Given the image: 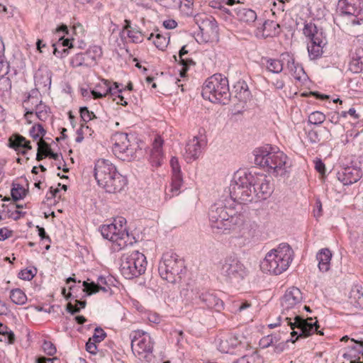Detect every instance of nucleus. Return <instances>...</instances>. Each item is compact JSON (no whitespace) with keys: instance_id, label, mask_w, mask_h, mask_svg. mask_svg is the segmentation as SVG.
<instances>
[{"instance_id":"nucleus-23","label":"nucleus","mask_w":363,"mask_h":363,"mask_svg":"<svg viewBox=\"0 0 363 363\" xmlns=\"http://www.w3.org/2000/svg\"><path fill=\"white\" fill-rule=\"evenodd\" d=\"M9 146L23 155L26 154L27 150H31L32 148L30 142L19 134L12 135L9 138Z\"/></svg>"},{"instance_id":"nucleus-29","label":"nucleus","mask_w":363,"mask_h":363,"mask_svg":"<svg viewBox=\"0 0 363 363\" xmlns=\"http://www.w3.org/2000/svg\"><path fill=\"white\" fill-rule=\"evenodd\" d=\"M199 298L201 302L209 308H214L217 311H220L223 308V301L212 294L208 292L203 293Z\"/></svg>"},{"instance_id":"nucleus-46","label":"nucleus","mask_w":363,"mask_h":363,"mask_svg":"<svg viewBox=\"0 0 363 363\" xmlns=\"http://www.w3.org/2000/svg\"><path fill=\"white\" fill-rule=\"evenodd\" d=\"M11 194L12 199H13V202L22 199L26 196L25 189L21 186L19 184H17L16 186L13 187L11 191Z\"/></svg>"},{"instance_id":"nucleus-41","label":"nucleus","mask_w":363,"mask_h":363,"mask_svg":"<svg viewBox=\"0 0 363 363\" xmlns=\"http://www.w3.org/2000/svg\"><path fill=\"white\" fill-rule=\"evenodd\" d=\"M10 298L12 302L18 305H23L27 301L26 295L19 289H12L11 291Z\"/></svg>"},{"instance_id":"nucleus-60","label":"nucleus","mask_w":363,"mask_h":363,"mask_svg":"<svg viewBox=\"0 0 363 363\" xmlns=\"http://www.w3.org/2000/svg\"><path fill=\"white\" fill-rule=\"evenodd\" d=\"M114 86H112L110 85V91H108V94H110L113 99V98H116L117 99V95H120L122 94V91H123V89H119V86L118 84V83H114Z\"/></svg>"},{"instance_id":"nucleus-39","label":"nucleus","mask_w":363,"mask_h":363,"mask_svg":"<svg viewBox=\"0 0 363 363\" xmlns=\"http://www.w3.org/2000/svg\"><path fill=\"white\" fill-rule=\"evenodd\" d=\"M235 97L240 101L245 102L250 98V91L244 83L238 84L235 86Z\"/></svg>"},{"instance_id":"nucleus-4","label":"nucleus","mask_w":363,"mask_h":363,"mask_svg":"<svg viewBox=\"0 0 363 363\" xmlns=\"http://www.w3.org/2000/svg\"><path fill=\"white\" fill-rule=\"evenodd\" d=\"M294 258V251L288 244H281L267 253L260 267L265 273L281 274L290 266Z\"/></svg>"},{"instance_id":"nucleus-61","label":"nucleus","mask_w":363,"mask_h":363,"mask_svg":"<svg viewBox=\"0 0 363 363\" xmlns=\"http://www.w3.org/2000/svg\"><path fill=\"white\" fill-rule=\"evenodd\" d=\"M86 350L91 354H95L97 352L96 342L89 338L86 344Z\"/></svg>"},{"instance_id":"nucleus-62","label":"nucleus","mask_w":363,"mask_h":363,"mask_svg":"<svg viewBox=\"0 0 363 363\" xmlns=\"http://www.w3.org/2000/svg\"><path fill=\"white\" fill-rule=\"evenodd\" d=\"M162 145L163 140H162V138L160 137L156 138L153 143L152 151L162 152Z\"/></svg>"},{"instance_id":"nucleus-56","label":"nucleus","mask_w":363,"mask_h":363,"mask_svg":"<svg viewBox=\"0 0 363 363\" xmlns=\"http://www.w3.org/2000/svg\"><path fill=\"white\" fill-rule=\"evenodd\" d=\"M43 350L48 355H53L56 352V348L55 345L49 341H45L43 345Z\"/></svg>"},{"instance_id":"nucleus-15","label":"nucleus","mask_w":363,"mask_h":363,"mask_svg":"<svg viewBox=\"0 0 363 363\" xmlns=\"http://www.w3.org/2000/svg\"><path fill=\"white\" fill-rule=\"evenodd\" d=\"M194 21L206 42L218 41V26L213 17L205 13H199L194 16Z\"/></svg>"},{"instance_id":"nucleus-59","label":"nucleus","mask_w":363,"mask_h":363,"mask_svg":"<svg viewBox=\"0 0 363 363\" xmlns=\"http://www.w3.org/2000/svg\"><path fill=\"white\" fill-rule=\"evenodd\" d=\"M114 86H112L110 85V91H108V94H110L113 99V98H116L117 99V95H120L122 94V91H123V89H119V86L118 84V83H114Z\"/></svg>"},{"instance_id":"nucleus-20","label":"nucleus","mask_w":363,"mask_h":363,"mask_svg":"<svg viewBox=\"0 0 363 363\" xmlns=\"http://www.w3.org/2000/svg\"><path fill=\"white\" fill-rule=\"evenodd\" d=\"M34 80L38 89H50L51 85L50 70L46 66H40L35 74Z\"/></svg>"},{"instance_id":"nucleus-45","label":"nucleus","mask_w":363,"mask_h":363,"mask_svg":"<svg viewBox=\"0 0 363 363\" xmlns=\"http://www.w3.org/2000/svg\"><path fill=\"white\" fill-rule=\"evenodd\" d=\"M45 134V130L40 124L35 125L30 130V135L35 140L42 139L41 138Z\"/></svg>"},{"instance_id":"nucleus-3","label":"nucleus","mask_w":363,"mask_h":363,"mask_svg":"<svg viewBox=\"0 0 363 363\" xmlns=\"http://www.w3.org/2000/svg\"><path fill=\"white\" fill-rule=\"evenodd\" d=\"M94 177L100 186L111 194L120 192L127 184L126 178L117 171L109 160L105 159L96 162Z\"/></svg>"},{"instance_id":"nucleus-14","label":"nucleus","mask_w":363,"mask_h":363,"mask_svg":"<svg viewBox=\"0 0 363 363\" xmlns=\"http://www.w3.org/2000/svg\"><path fill=\"white\" fill-rule=\"evenodd\" d=\"M303 296L299 289L291 287L286 291L281 299L282 315H289L295 318L298 315L299 308L302 305Z\"/></svg>"},{"instance_id":"nucleus-31","label":"nucleus","mask_w":363,"mask_h":363,"mask_svg":"<svg viewBox=\"0 0 363 363\" xmlns=\"http://www.w3.org/2000/svg\"><path fill=\"white\" fill-rule=\"evenodd\" d=\"M350 300L355 308L363 309V291L361 286H355L352 289Z\"/></svg>"},{"instance_id":"nucleus-5","label":"nucleus","mask_w":363,"mask_h":363,"mask_svg":"<svg viewBox=\"0 0 363 363\" xmlns=\"http://www.w3.org/2000/svg\"><path fill=\"white\" fill-rule=\"evenodd\" d=\"M208 217L211 228L220 231L230 230L242 221L240 215H237L233 208H228L221 201L211 206Z\"/></svg>"},{"instance_id":"nucleus-63","label":"nucleus","mask_w":363,"mask_h":363,"mask_svg":"<svg viewBox=\"0 0 363 363\" xmlns=\"http://www.w3.org/2000/svg\"><path fill=\"white\" fill-rule=\"evenodd\" d=\"M12 235V231L4 228L0 229V240H5L10 238Z\"/></svg>"},{"instance_id":"nucleus-42","label":"nucleus","mask_w":363,"mask_h":363,"mask_svg":"<svg viewBox=\"0 0 363 363\" xmlns=\"http://www.w3.org/2000/svg\"><path fill=\"white\" fill-rule=\"evenodd\" d=\"M279 340L280 338L277 335H268L260 339L259 346L262 349H266L270 346L275 345Z\"/></svg>"},{"instance_id":"nucleus-27","label":"nucleus","mask_w":363,"mask_h":363,"mask_svg":"<svg viewBox=\"0 0 363 363\" xmlns=\"http://www.w3.org/2000/svg\"><path fill=\"white\" fill-rule=\"evenodd\" d=\"M316 259L318 261V266L320 271L326 272L330 269L332 252L329 249L323 248L319 250L316 255Z\"/></svg>"},{"instance_id":"nucleus-13","label":"nucleus","mask_w":363,"mask_h":363,"mask_svg":"<svg viewBox=\"0 0 363 363\" xmlns=\"http://www.w3.org/2000/svg\"><path fill=\"white\" fill-rule=\"evenodd\" d=\"M131 348L133 354L139 359H147L152 355L153 342L150 335L143 330H135L130 334Z\"/></svg>"},{"instance_id":"nucleus-16","label":"nucleus","mask_w":363,"mask_h":363,"mask_svg":"<svg viewBox=\"0 0 363 363\" xmlns=\"http://www.w3.org/2000/svg\"><path fill=\"white\" fill-rule=\"evenodd\" d=\"M113 152L121 160H130L135 153V144H131L126 133H116L113 137Z\"/></svg>"},{"instance_id":"nucleus-28","label":"nucleus","mask_w":363,"mask_h":363,"mask_svg":"<svg viewBox=\"0 0 363 363\" xmlns=\"http://www.w3.org/2000/svg\"><path fill=\"white\" fill-rule=\"evenodd\" d=\"M242 344L238 335H232L225 340H222L219 345V350L223 353H231L232 350Z\"/></svg>"},{"instance_id":"nucleus-48","label":"nucleus","mask_w":363,"mask_h":363,"mask_svg":"<svg viewBox=\"0 0 363 363\" xmlns=\"http://www.w3.org/2000/svg\"><path fill=\"white\" fill-rule=\"evenodd\" d=\"M34 112L36 117L40 121H45L49 116L45 106H43L41 102L36 106Z\"/></svg>"},{"instance_id":"nucleus-26","label":"nucleus","mask_w":363,"mask_h":363,"mask_svg":"<svg viewBox=\"0 0 363 363\" xmlns=\"http://www.w3.org/2000/svg\"><path fill=\"white\" fill-rule=\"evenodd\" d=\"M239 228V234L242 238L245 239L252 238L257 233L258 225L250 220L242 221L238 225Z\"/></svg>"},{"instance_id":"nucleus-35","label":"nucleus","mask_w":363,"mask_h":363,"mask_svg":"<svg viewBox=\"0 0 363 363\" xmlns=\"http://www.w3.org/2000/svg\"><path fill=\"white\" fill-rule=\"evenodd\" d=\"M148 40H152L155 45L161 50H164L169 43V38L160 33H157L156 35L152 33Z\"/></svg>"},{"instance_id":"nucleus-24","label":"nucleus","mask_w":363,"mask_h":363,"mask_svg":"<svg viewBox=\"0 0 363 363\" xmlns=\"http://www.w3.org/2000/svg\"><path fill=\"white\" fill-rule=\"evenodd\" d=\"M349 69L353 73H359L363 70L362 48H356L351 51Z\"/></svg>"},{"instance_id":"nucleus-12","label":"nucleus","mask_w":363,"mask_h":363,"mask_svg":"<svg viewBox=\"0 0 363 363\" xmlns=\"http://www.w3.org/2000/svg\"><path fill=\"white\" fill-rule=\"evenodd\" d=\"M304 35L310 40L308 45V52L311 60H315L321 57L323 48L326 44L325 38L322 31L319 30L315 24L307 23L303 28Z\"/></svg>"},{"instance_id":"nucleus-8","label":"nucleus","mask_w":363,"mask_h":363,"mask_svg":"<svg viewBox=\"0 0 363 363\" xmlns=\"http://www.w3.org/2000/svg\"><path fill=\"white\" fill-rule=\"evenodd\" d=\"M102 236L117 247L116 250H120L131 243L126 227V220L123 217L115 218L113 222L101 227Z\"/></svg>"},{"instance_id":"nucleus-52","label":"nucleus","mask_w":363,"mask_h":363,"mask_svg":"<svg viewBox=\"0 0 363 363\" xmlns=\"http://www.w3.org/2000/svg\"><path fill=\"white\" fill-rule=\"evenodd\" d=\"M0 334L8 336V342L9 344H12L14 342V333L11 330H9V328L6 325H4L2 323H0Z\"/></svg>"},{"instance_id":"nucleus-44","label":"nucleus","mask_w":363,"mask_h":363,"mask_svg":"<svg viewBox=\"0 0 363 363\" xmlns=\"http://www.w3.org/2000/svg\"><path fill=\"white\" fill-rule=\"evenodd\" d=\"M257 358H259V355L256 350H253L251 354L242 355L240 359L233 363H255Z\"/></svg>"},{"instance_id":"nucleus-54","label":"nucleus","mask_w":363,"mask_h":363,"mask_svg":"<svg viewBox=\"0 0 363 363\" xmlns=\"http://www.w3.org/2000/svg\"><path fill=\"white\" fill-rule=\"evenodd\" d=\"M170 166L172 167V174H182L179 160L176 157H172L170 160Z\"/></svg>"},{"instance_id":"nucleus-37","label":"nucleus","mask_w":363,"mask_h":363,"mask_svg":"<svg viewBox=\"0 0 363 363\" xmlns=\"http://www.w3.org/2000/svg\"><path fill=\"white\" fill-rule=\"evenodd\" d=\"M266 67L272 73H280L283 70V64L281 60L272 58H265Z\"/></svg>"},{"instance_id":"nucleus-50","label":"nucleus","mask_w":363,"mask_h":363,"mask_svg":"<svg viewBox=\"0 0 363 363\" xmlns=\"http://www.w3.org/2000/svg\"><path fill=\"white\" fill-rule=\"evenodd\" d=\"M85 306H86V302L85 301H82L76 300V304L75 305H73L71 303H69L67 305V310L69 313L73 314V313L79 312V310L81 308H84L85 307Z\"/></svg>"},{"instance_id":"nucleus-22","label":"nucleus","mask_w":363,"mask_h":363,"mask_svg":"<svg viewBox=\"0 0 363 363\" xmlns=\"http://www.w3.org/2000/svg\"><path fill=\"white\" fill-rule=\"evenodd\" d=\"M201 154V143L199 138L195 136L186 144L184 157L187 162L197 159Z\"/></svg>"},{"instance_id":"nucleus-57","label":"nucleus","mask_w":363,"mask_h":363,"mask_svg":"<svg viewBox=\"0 0 363 363\" xmlns=\"http://www.w3.org/2000/svg\"><path fill=\"white\" fill-rule=\"evenodd\" d=\"M252 306V304L248 301H244L240 303L236 304L237 308L234 311L235 313H240L249 308H250Z\"/></svg>"},{"instance_id":"nucleus-36","label":"nucleus","mask_w":363,"mask_h":363,"mask_svg":"<svg viewBox=\"0 0 363 363\" xmlns=\"http://www.w3.org/2000/svg\"><path fill=\"white\" fill-rule=\"evenodd\" d=\"M20 208H21V206L17 205L16 202H11L6 210L8 217L16 220L23 216L26 214V212L20 211Z\"/></svg>"},{"instance_id":"nucleus-40","label":"nucleus","mask_w":363,"mask_h":363,"mask_svg":"<svg viewBox=\"0 0 363 363\" xmlns=\"http://www.w3.org/2000/svg\"><path fill=\"white\" fill-rule=\"evenodd\" d=\"M84 291H86L88 295L95 294L99 291L108 292L111 289L108 286H101L96 284L94 282L88 283L87 281L83 282Z\"/></svg>"},{"instance_id":"nucleus-49","label":"nucleus","mask_w":363,"mask_h":363,"mask_svg":"<svg viewBox=\"0 0 363 363\" xmlns=\"http://www.w3.org/2000/svg\"><path fill=\"white\" fill-rule=\"evenodd\" d=\"M36 269H25L21 270L18 274V277L21 279L30 281L31 280L34 276L35 275Z\"/></svg>"},{"instance_id":"nucleus-10","label":"nucleus","mask_w":363,"mask_h":363,"mask_svg":"<svg viewBox=\"0 0 363 363\" xmlns=\"http://www.w3.org/2000/svg\"><path fill=\"white\" fill-rule=\"evenodd\" d=\"M278 326L289 327L291 335L292 337L297 335L298 332L295 331V328L300 330L299 337H308L313 331L312 325L307 323V320L301 318L299 315H296L295 318L289 317L288 315H282L278 316L274 323L268 325L271 329L275 328Z\"/></svg>"},{"instance_id":"nucleus-53","label":"nucleus","mask_w":363,"mask_h":363,"mask_svg":"<svg viewBox=\"0 0 363 363\" xmlns=\"http://www.w3.org/2000/svg\"><path fill=\"white\" fill-rule=\"evenodd\" d=\"M80 116L84 122H88L95 118V115L92 111H89L86 107H81Z\"/></svg>"},{"instance_id":"nucleus-38","label":"nucleus","mask_w":363,"mask_h":363,"mask_svg":"<svg viewBox=\"0 0 363 363\" xmlns=\"http://www.w3.org/2000/svg\"><path fill=\"white\" fill-rule=\"evenodd\" d=\"M126 25L125 26V30L127 33L128 37L130 39L133 43H140L143 40V35L141 33L136 29L132 28L130 26V22L128 21H125Z\"/></svg>"},{"instance_id":"nucleus-17","label":"nucleus","mask_w":363,"mask_h":363,"mask_svg":"<svg viewBox=\"0 0 363 363\" xmlns=\"http://www.w3.org/2000/svg\"><path fill=\"white\" fill-rule=\"evenodd\" d=\"M340 10L343 16H347L353 25L363 22V1L362 0H340Z\"/></svg>"},{"instance_id":"nucleus-1","label":"nucleus","mask_w":363,"mask_h":363,"mask_svg":"<svg viewBox=\"0 0 363 363\" xmlns=\"http://www.w3.org/2000/svg\"><path fill=\"white\" fill-rule=\"evenodd\" d=\"M272 192L269 177L262 173L238 172L229 186L230 199L240 203L265 200Z\"/></svg>"},{"instance_id":"nucleus-9","label":"nucleus","mask_w":363,"mask_h":363,"mask_svg":"<svg viewBox=\"0 0 363 363\" xmlns=\"http://www.w3.org/2000/svg\"><path fill=\"white\" fill-rule=\"evenodd\" d=\"M147 267L145 256L138 250L123 255L121 272L128 279L139 277L145 273Z\"/></svg>"},{"instance_id":"nucleus-21","label":"nucleus","mask_w":363,"mask_h":363,"mask_svg":"<svg viewBox=\"0 0 363 363\" xmlns=\"http://www.w3.org/2000/svg\"><path fill=\"white\" fill-rule=\"evenodd\" d=\"M232 16L240 23L248 26L253 23L257 18L254 10L241 6L234 9V13Z\"/></svg>"},{"instance_id":"nucleus-33","label":"nucleus","mask_w":363,"mask_h":363,"mask_svg":"<svg viewBox=\"0 0 363 363\" xmlns=\"http://www.w3.org/2000/svg\"><path fill=\"white\" fill-rule=\"evenodd\" d=\"M108 91H110V82L106 79H101L91 93L94 99H99L108 95Z\"/></svg>"},{"instance_id":"nucleus-25","label":"nucleus","mask_w":363,"mask_h":363,"mask_svg":"<svg viewBox=\"0 0 363 363\" xmlns=\"http://www.w3.org/2000/svg\"><path fill=\"white\" fill-rule=\"evenodd\" d=\"M96 62V57L91 50H88L84 53H78L73 56L71 59V65L74 67L86 66L90 67Z\"/></svg>"},{"instance_id":"nucleus-7","label":"nucleus","mask_w":363,"mask_h":363,"mask_svg":"<svg viewBox=\"0 0 363 363\" xmlns=\"http://www.w3.org/2000/svg\"><path fill=\"white\" fill-rule=\"evenodd\" d=\"M184 260L176 253L168 252L163 255L158 271L161 278L169 283H175L182 279L184 272Z\"/></svg>"},{"instance_id":"nucleus-43","label":"nucleus","mask_w":363,"mask_h":363,"mask_svg":"<svg viewBox=\"0 0 363 363\" xmlns=\"http://www.w3.org/2000/svg\"><path fill=\"white\" fill-rule=\"evenodd\" d=\"M325 120V116L320 111H314L308 116V123L313 125H320Z\"/></svg>"},{"instance_id":"nucleus-32","label":"nucleus","mask_w":363,"mask_h":363,"mask_svg":"<svg viewBox=\"0 0 363 363\" xmlns=\"http://www.w3.org/2000/svg\"><path fill=\"white\" fill-rule=\"evenodd\" d=\"M188 53H189V50H187V45L182 46L179 52V61L182 63V65H183V69L180 72V74L182 77L184 76V74L186 72V70L188 69V67L189 66L195 65V62H194V60L191 58L188 57L186 56L188 55Z\"/></svg>"},{"instance_id":"nucleus-47","label":"nucleus","mask_w":363,"mask_h":363,"mask_svg":"<svg viewBox=\"0 0 363 363\" xmlns=\"http://www.w3.org/2000/svg\"><path fill=\"white\" fill-rule=\"evenodd\" d=\"M150 161L152 167H158L161 166L163 162V153L151 151Z\"/></svg>"},{"instance_id":"nucleus-55","label":"nucleus","mask_w":363,"mask_h":363,"mask_svg":"<svg viewBox=\"0 0 363 363\" xmlns=\"http://www.w3.org/2000/svg\"><path fill=\"white\" fill-rule=\"evenodd\" d=\"M11 88V80L9 77L0 78V91L4 92L9 91Z\"/></svg>"},{"instance_id":"nucleus-11","label":"nucleus","mask_w":363,"mask_h":363,"mask_svg":"<svg viewBox=\"0 0 363 363\" xmlns=\"http://www.w3.org/2000/svg\"><path fill=\"white\" fill-rule=\"evenodd\" d=\"M220 274L228 282H238L247 276L244 264L235 256H229L221 262Z\"/></svg>"},{"instance_id":"nucleus-51","label":"nucleus","mask_w":363,"mask_h":363,"mask_svg":"<svg viewBox=\"0 0 363 363\" xmlns=\"http://www.w3.org/2000/svg\"><path fill=\"white\" fill-rule=\"evenodd\" d=\"M106 337V334L104 330L101 328H96L94 330V333L91 337V340L96 343H99L103 341Z\"/></svg>"},{"instance_id":"nucleus-6","label":"nucleus","mask_w":363,"mask_h":363,"mask_svg":"<svg viewBox=\"0 0 363 363\" xmlns=\"http://www.w3.org/2000/svg\"><path fill=\"white\" fill-rule=\"evenodd\" d=\"M202 96L213 103L225 104L230 99L228 81L221 74H213L203 84Z\"/></svg>"},{"instance_id":"nucleus-58","label":"nucleus","mask_w":363,"mask_h":363,"mask_svg":"<svg viewBox=\"0 0 363 363\" xmlns=\"http://www.w3.org/2000/svg\"><path fill=\"white\" fill-rule=\"evenodd\" d=\"M9 72V65L4 59L0 60V78L5 77Z\"/></svg>"},{"instance_id":"nucleus-18","label":"nucleus","mask_w":363,"mask_h":363,"mask_svg":"<svg viewBox=\"0 0 363 363\" xmlns=\"http://www.w3.org/2000/svg\"><path fill=\"white\" fill-rule=\"evenodd\" d=\"M363 176L362 169L356 166H347L337 172L338 181L344 185H351L357 182Z\"/></svg>"},{"instance_id":"nucleus-34","label":"nucleus","mask_w":363,"mask_h":363,"mask_svg":"<svg viewBox=\"0 0 363 363\" xmlns=\"http://www.w3.org/2000/svg\"><path fill=\"white\" fill-rule=\"evenodd\" d=\"M183 184L182 174H172L170 191L171 194L166 193V196L169 198L178 195Z\"/></svg>"},{"instance_id":"nucleus-64","label":"nucleus","mask_w":363,"mask_h":363,"mask_svg":"<svg viewBox=\"0 0 363 363\" xmlns=\"http://www.w3.org/2000/svg\"><path fill=\"white\" fill-rule=\"evenodd\" d=\"M37 363H60L57 358L40 357L37 359Z\"/></svg>"},{"instance_id":"nucleus-2","label":"nucleus","mask_w":363,"mask_h":363,"mask_svg":"<svg viewBox=\"0 0 363 363\" xmlns=\"http://www.w3.org/2000/svg\"><path fill=\"white\" fill-rule=\"evenodd\" d=\"M255 163L260 167L268 168L276 176H282L291 164L287 155L279 149L266 145L256 148L253 151Z\"/></svg>"},{"instance_id":"nucleus-30","label":"nucleus","mask_w":363,"mask_h":363,"mask_svg":"<svg viewBox=\"0 0 363 363\" xmlns=\"http://www.w3.org/2000/svg\"><path fill=\"white\" fill-rule=\"evenodd\" d=\"M286 56L288 57L287 68L291 72V76L295 79L301 81L303 77L305 75V72L303 67L300 65L296 64L294 59L292 57H291L289 54H287Z\"/></svg>"},{"instance_id":"nucleus-19","label":"nucleus","mask_w":363,"mask_h":363,"mask_svg":"<svg viewBox=\"0 0 363 363\" xmlns=\"http://www.w3.org/2000/svg\"><path fill=\"white\" fill-rule=\"evenodd\" d=\"M279 33V25L274 21L267 20L262 23V26L256 29L255 33L259 38H266L277 36Z\"/></svg>"}]
</instances>
